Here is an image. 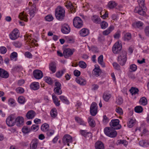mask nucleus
Listing matches in <instances>:
<instances>
[{"label": "nucleus", "mask_w": 149, "mask_h": 149, "mask_svg": "<svg viewBox=\"0 0 149 149\" xmlns=\"http://www.w3.org/2000/svg\"><path fill=\"white\" fill-rule=\"evenodd\" d=\"M127 52L125 51H123L120 54L118 57V62L121 65H124L127 61Z\"/></svg>", "instance_id": "3"}, {"label": "nucleus", "mask_w": 149, "mask_h": 149, "mask_svg": "<svg viewBox=\"0 0 149 149\" xmlns=\"http://www.w3.org/2000/svg\"><path fill=\"white\" fill-rule=\"evenodd\" d=\"M116 112L120 115H122L123 114V111L121 108L118 107L116 109Z\"/></svg>", "instance_id": "61"}, {"label": "nucleus", "mask_w": 149, "mask_h": 149, "mask_svg": "<svg viewBox=\"0 0 149 149\" xmlns=\"http://www.w3.org/2000/svg\"><path fill=\"white\" fill-rule=\"evenodd\" d=\"M97 104L95 102H93L90 106V113L93 116H95L97 113Z\"/></svg>", "instance_id": "8"}, {"label": "nucleus", "mask_w": 149, "mask_h": 149, "mask_svg": "<svg viewBox=\"0 0 149 149\" xmlns=\"http://www.w3.org/2000/svg\"><path fill=\"white\" fill-rule=\"evenodd\" d=\"M36 115V113L33 110H30L28 111L26 114V117L28 119L33 118Z\"/></svg>", "instance_id": "15"}, {"label": "nucleus", "mask_w": 149, "mask_h": 149, "mask_svg": "<svg viewBox=\"0 0 149 149\" xmlns=\"http://www.w3.org/2000/svg\"><path fill=\"white\" fill-rule=\"evenodd\" d=\"M88 122L90 126L92 127H94L95 125V123L93 118L91 116H89L88 119Z\"/></svg>", "instance_id": "30"}, {"label": "nucleus", "mask_w": 149, "mask_h": 149, "mask_svg": "<svg viewBox=\"0 0 149 149\" xmlns=\"http://www.w3.org/2000/svg\"><path fill=\"white\" fill-rule=\"evenodd\" d=\"M61 84L59 82H56L55 83V88L54 89V93L58 95L62 93V91L61 89Z\"/></svg>", "instance_id": "12"}, {"label": "nucleus", "mask_w": 149, "mask_h": 149, "mask_svg": "<svg viewBox=\"0 0 149 149\" xmlns=\"http://www.w3.org/2000/svg\"><path fill=\"white\" fill-rule=\"evenodd\" d=\"M49 126L47 123H44L42 125L41 127V129L42 131L44 132H47L49 130Z\"/></svg>", "instance_id": "33"}, {"label": "nucleus", "mask_w": 149, "mask_h": 149, "mask_svg": "<svg viewBox=\"0 0 149 149\" xmlns=\"http://www.w3.org/2000/svg\"><path fill=\"white\" fill-rule=\"evenodd\" d=\"M45 80L46 82L49 84L51 85L53 83V81L50 77H45Z\"/></svg>", "instance_id": "45"}, {"label": "nucleus", "mask_w": 149, "mask_h": 149, "mask_svg": "<svg viewBox=\"0 0 149 149\" xmlns=\"http://www.w3.org/2000/svg\"><path fill=\"white\" fill-rule=\"evenodd\" d=\"M73 24L74 27L77 29H80L83 26V21L79 17H75L73 20Z\"/></svg>", "instance_id": "4"}, {"label": "nucleus", "mask_w": 149, "mask_h": 149, "mask_svg": "<svg viewBox=\"0 0 149 149\" xmlns=\"http://www.w3.org/2000/svg\"><path fill=\"white\" fill-rule=\"evenodd\" d=\"M74 52V50H72L70 49H66L64 51L63 54L65 58H68L71 56L73 54Z\"/></svg>", "instance_id": "16"}, {"label": "nucleus", "mask_w": 149, "mask_h": 149, "mask_svg": "<svg viewBox=\"0 0 149 149\" xmlns=\"http://www.w3.org/2000/svg\"><path fill=\"white\" fill-rule=\"evenodd\" d=\"M114 29V27L113 26H110L107 30L103 32V35L106 36L109 34Z\"/></svg>", "instance_id": "29"}, {"label": "nucleus", "mask_w": 149, "mask_h": 149, "mask_svg": "<svg viewBox=\"0 0 149 149\" xmlns=\"http://www.w3.org/2000/svg\"><path fill=\"white\" fill-rule=\"evenodd\" d=\"M28 15L26 14L25 13H24V11H23L19 13L18 17L21 20H23L25 22H27L28 20L27 16Z\"/></svg>", "instance_id": "21"}, {"label": "nucleus", "mask_w": 149, "mask_h": 149, "mask_svg": "<svg viewBox=\"0 0 149 149\" xmlns=\"http://www.w3.org/2000/svg\"><path fill=\"white\" fill-rule=\"evenodd\" d=\"M34 77L37 79H40L43 77L42 72L40 70H34L33 72Z\"/></svg>", "instance_id": "13"}, {"label": "nucleus", "mask_w": 149, "mask_h": 149, "mask_svg": "<svg viewBox=\"0 0 149 149\" xmlns=\"http://www.w3.org/2000/svg\"><path fill=\"white\" fill-rule=\"evenodd\" d=\"M146 8L145 6H139L135 8L134 12L140 15L143 16L146 14Z\"/></svg>", "instance_id": "6"}, {"label": "nucleus", "mask_w": 149, "mask_h": 149, "mask_svg": "<svg viewBox=\"0 0 149 149\" xmlns=\"http://www.w3.org/2000/svg\"><path fill=\"white\" fill-rule=\"evenodd\" d=\"M119 120L117 119H113L110 123L111 127L114 129L118 130L120 129L121 125L119 124Z\"/></svg>", "instance_id": "7"}, {"label": "nucleus", "mask_w": 149, "mask_h": 149, "mask_svg": "<svg viewBox=\"0 0 149 149\" xmlns=\"http://www.w3.org/2000/svg\"><path fill=\"white\" fill-rule=\"evenodd\" d=\"M117 5L115 1H111L109 2L108 5L110 9H113Z\"/></svg>", "instance_id": "42"}, {"label": "nucleus", "mask_w": 149, "mask_h": 149, "mask_svg": "<svg viewBox=\"0 0 149 149\" xmlns=\"http://www.w3.org/2000/svg\"><path fill=\"white\" fill-rule=\"evenodd\" d=\"M65 72L66 69L65 68H63L61 70L57 71L56 74V76L57 78H60Z\"/></svg>", "instance_id": "32"}, {"label": "nucleus", "mask_w": 149, "mask_h": 149, "mask_svg": "<svg viewBox=\"0 0 149 149\" xmlns=\"http://www.w3.org/2000/svg\"><path fill=\"white\" fill-rule=\"evenodd\" d=\"M75 119L76 122L79 123L80 125L86 126V123L84 122L81 118L78 117L76 116L75 117Z\"/></svg>", "instance_id": "34"}, {"label": "nucleus", "mask_w": 149, "mask_h": 149, "mask_svg": "<svg viewBox=\"0 0 149 149\" xmlns=\"http://www.w3.org/2000/svg\"><path fill=\"white\" fill-rule=\"evenodd\" d=\"M104 132L106 135L111 138L115 137L117 135L115 129L111 127H105L104 129Z\"/></svg>", "instance_id": "2"}, {"label": "nucleus", "mask_w": 149, "mask_h": 149, "mask_svg": "<svg viewBox=\"0 0 149 149\" xmlns=\"http://www.w3.org/2000/svg\"><path fill=\"white\" fill-rule=\"evenodd\" d=\"M17 54L15 52L12 53L10 55V58L11 60H14L15 61L17 60Z\"/></svg>", "instance_id": "41"}, {"label": "nucleus", "mask_w": 149, "mask_h": 149, "mask_svg": "<svg viewBox=\"0 0 149 149\" xmlns=\"http://www.w3.org/2000/svg\"><path fill=\"white\" fill-rule=\"evenodd\" d=\"M38 143V140L37 139L33 140L30 144V149H36Z\"/></svg>", "instance_id": "23"}, {"label": "nucleus", "mask_w": 149, "mask_h": 149, "mask_svg": "<svg viewBox=\"0 0 149 149\" xmlns=\"http://www.w3.org/2000/svg\"><path fill=\"white\" fill-rule=\"evenodd\" d=\"M31 128L32 130L36 131L39 129V127L37 125H33L31 127Z\"/></svg>", "instance_id": "56"}, {"label": "nucleus", "mask_w": 149, "mask_h": 149, "mask_svg": "<svg viewBox=\"0 0 149 149\" xmlns=\"http://www.w3.org/2000/svg\"><path fill=\"white\" fill-rule=\"evenodd\" d=\"M16 91L17 93H22L24 92V89L20 87L17 88L16 89Z\"/></svg>", "instance_id": "54"}, {"label": "nucleus", "mask_w": 149, "mask_h": 149, "mask_svg": "<svg viewBox=\"0 0 149 149\" xmlns=\"http://www.w3.org/2000/svg\"><path fill=\"white\" fill-rule=\"evenodd\" d=\"M7 49L4 46H2L0 47V53L2 54H4L6 53Z\"/></svg>", "instance_id": "57"}, {"label": "nucleus", "mask_w": 149, "mask_h": 149, "mask_svg": "<svg viewBox=\"0 0 149 149\" xmlns=\"http://www.w3.org/2000/svg\"><path fill=\"white\" fill-rule=\"evenodd\" d=\"M18 102L21 104H23L25 102V98L23 96H20L19 97L18 99Z\"/></svg>", "instance_id": "50"}, {"label": "nucleus", "mask_w": 149, "mask_h": 149, "mask_svg": "<svg viewBox=\"0 0 149 149\" xmlns=\"http://www.w3.org/2000/svg\"><path fill=\"white\" fill-rule=\"evenodd\" d=\"M113 65L114 68L117 70H120V65L116 63H113Z\"/></svg>", "instance_id": "64"}, {"label": "nucleus", "mask_w": 149, "mask_h": 149, "mask_svg": "<svg viewBox=\"0 0 149 149\" xmlns=\"http://www.w3.org/2000/svg\"><path fill=\"white\" fill-rule=\"evenodd\" d=\"M134 111L135 112L137 113H140L142 112L143 109L141 106H137L134 108Z\"/></svg>", "instance_id": "44"}, {"label": "nucleus", "mask_w": 149, "mask_h": 149, "mask_svg": "<svg viewBox=\"0 0 149 149\" xmlns=\"http://www.w3.org/2000/svg\"><path fill=\"white\" fill-rule=\"evenodd\" d=\"M76 81L81 85H84L86 84V81L84 78L81 77L77 78L76 79Z\"/></svg>", "instance_id": "24"}, {"label": "nucleus", "mask_w": 149, "mask_h": 149, "mask_svg": "<svg viewBox=\"0 0 149 149\" xmlns=\"http://www.w3.org/2000/svg\"><path fill=\"white\" fill-rule=\"evenodd\" d=\"M49 68L53 73H54L56 70V63L54 62H51L49 65Z\"/></svg>", "instance_id": "17"}, {"label": "nucleus", "mask_w": 149, "mask_h": 149, "mask_svg": "<svg viewBox=\"0 0 149 149\" xmlns=\"http://www.w3.org/2000/svg\"><path fill=\"white\" fill-rule=\"evenodd\" d=\"M96 149H104V144L101 141L96 142L95 145Z\"/></svg>", "instance_id": "26"}, {"label": "nucleus", "mask_w": 149, "mask_h": 149, "mask_svg": "<svg viewBox=\"0 0 149 149\" xmlns=\"http://www.w3.org/2000/svg\"><path fill=\"white\" fill-rule=\"evenodd\" d=\"M45 19L46 21L50 22L53 20V18L52 15H49L46 16Z\"/></svg>", "instance_id": "58"}, {"label": "nucleus", "mask_w": 149, "mask_h": 149, "mask_svg": "<svg viewBox=\"0 0 149 149\" xmlns=\"http://www.w3.org/2000/svg\"><path fill=\"white\" fill-rule=\"evenodd\" d=\"M47 134L48 136H50L54 134V131L53 130H50L47 132Z\"/></svg>", "instance_id": "59"}, {"label": "nucleus", "mask_w": 149, "mask_h": 149, "mask_svg": "<svg viewBox=\"0 0 149 149\" xmlns=\"http://www.w3.org/2000/svg\"><path fill=\"white\" fill-rule=\"evenodd\" d=\"M15 123L17 126H20L23 124L24 119L22 117L19 116L15 118Z\"/></svg>", "instance_id": "18"}, {"label": "nucleus", "mask_w": 149, "mask_h": 149, "mask_svg": "<svg viewBox=\"0 0 149 149\" xmlns=\"http://www.w3.org/2000/svg\"><path fill=\"white\" fill-rule=\"evenodd\" d=\"M123 101L122 97H119L116 100V103L117 104L120 105L122 104Z\"/></svg>", "instance_id": "53"}, {"label": "nucleus", "mask_w": 149, "mask_h": 149, "mask_svg": "<svg viewBox=\"0 0 149 149\" xmlns=\"http://www.w3.org/2000/svg\"><path fill=\"white\" fill-rule=\"evenodd\" d=\"M59 98L61 101L64 103L67 104H69V102L67 97L63 95H61L59 96Z\"/></svg>", "instance_id": "35"}, {"label": "nucleus", "mask_w": 149, "mask_h": 149, "mask_svg": "<svg viewBox=\"0 0 149 149\" xmlns=\"http://www.w3.org/2000/svg\"><path fill=\"white\" fill-rule=\"evenodd\" d=\"M92 20L94 23H99L100 21V19L98 17L97 15H94L92 17Z\"/></svg>", "instance_id": "37"}, {"label": "nucleus", "mask_w": 149, "mask_h": 149, "mask_svg": "<svg viewBox=\"0 0 149 149\" xmlns=\"http://www.w3.org/2000/svg\"><path fill=\"white\" fill-rule=\"evenodd\" d=\"M50 115L53 118H55L57 116V110L56 108H53L51 110Z\"/></svg>", "instance_id": "40"}, {"label": "nucleus", "mask_w": 149, "mask_h": 149, "mask_svg": "<svg viewBox=\"0 0 149 149\" xmlns=\"http://www.w3.org/2000/svg\"><path fill=\"white\" fill-rule=\"evenodd\" d=\"M139 91V90L138 88L134 87H132L130 90V92L132 96L138 95Z\"/></svg>", "instance_id": "25"}, {"label": "nucleus", "mask_w": 149, "mask_h": 149, "mask_svg": "<svg viewBox=\"0 0 149 149\" xmlns=\"http://www.w3.org/2000/svg\"><path fill=\"white\" fill-rule=\"evenodd\" d=\"M135 120L133 119H130L127 123V126L129 128L132 127L135 123Z\"/></svg>", "instance_id": "39"}, {"label": "nucleus", "mask_w": 149, "mask_h": 149, "mask_svg": "<svg viewBox=\"0 0 149 149\" xmlns=\"http://www.w3.org/2000/svg\"><path fill=\"white\" fill-rule=\"evenodd\" d=\"M95 68L93 70V73L96 77H98L101 74V71L98 65H95Z\"/></svg>", "instance_id": "19"}, {"label": "nucleus", "mask_w": 149, "mask_h": 149, "mask_svg": "<svg viewBox=\"0 0 149 149\" xmlns=\"http://www.w3.org/2000/svg\"><path fill=\"white\" fill-rule=\"evenodd\" d=\"M111 94L108 93H104L103 95V98L106 102H107L111 97Z\"/></svg>", "instance_id": "31"}, {"label": "nucleus", "mask_w": 149, "mask_h": 149, "mask_svg": "<svg viewBox=\"0 0 149 149\" xmlns=\"http://www.w3.org/2000/svg\"><path fill=\"white\" fill-rule=\"evenodd\" d=\"M117 141L118 144H123L125 146H126L128 144V142L125 140H119Z\"/></svg>", "instance_id": "47"}, {"label": "nucleus", "mask_w": 149, "mask_h": 149, "mask_svg": "<svg viewBox=\"0 0 149 149\" xmlns=\"http://www.w3.org/2000/svg\"><path fill=\"white\" fill-rule=\"evenodd\" d=\"M24 38L26 40H28L27 41H29V42H31V43H33L34 45H35V42H36V40H31V36L29 35H28L27 34H26L24 36Z\"/></svg>", "instance_id": "36"}, {"label": "nucleus", "mask_w": 149, "mask_h": 149, "mask_svg": "<svg viewBox=\"0 0 149 149\" xmlns=\"http://www.w3.org/2000/svg\"><path fill=\"white\" fill-rule=\"evenodd\" d=\"M89 33V30L86 28H83L79 31L80 35L83 37L87 36Z\"/></svg>", "instance_id": "20"}, {"label": "nucleus", "mask_w": 149, "mask_h": 149, "mask_svg": "<svg viewBox=\"0 0 149 149\" xmlns=\"http://www.w3.org/2000/svg\"><path fill=\"white\" fill-rule=\"evenodd\" d=\"M24 54L25 56L27 58H30L32 57V54L29 52H25Z\"/></svg>", "instance_id": "63"}, {"label": "nucleus", "mask_w": 149, "mask_h": 149, "mask_svg": "<svg viewBox=\"0 0 149 149\" xmlns=\"http://www.w3.org/2000/svg\"><path fill=\"white\" fill-rule=\"evenodd\" d=\"M78 65L80 68H86L87 66L86 63L82 61H79Z\"/></svg>", "instance_id": "48"}, {"label": "nucleus", "mask_w": 149, "mask_h": 149, "mask_svg": "<svg viewBox=\"0 0 149 149\" xmlns=\"http://www.w3.org/2000/svg\"><path fill=\"white\" fill-rule=\"evenodd\" d=\"M144 32L146 35L149 37V26H146L145 28Z\"/></svg>", "instance_id": "60"}, {"label": "nucleus", "mask_w": 149, "mask_h": 149, "mask_svg": "<svg viewBox=\"0 0 149 149\" xmlns=\"http://www.w3.org/2000/svg\"><path fill=\"white\" fill-rule=\"evenodd\" d=\"M139 102L141 104L145 106L147 103V100L145 97H143L140 99Z\"/></svg>", "instance_id": "43"}, {"label": "nucleus", "mask_w": 149, "mask_h": 149, "mask_svg": "<svg viewBox=\"0 0 149 149\" xmlns=\"http://www.w3.org/2000/svg\"><path fill=\"white\" fill-rule=\"evenodd\" d=\"M55 16L58 20L62 21L65 17V11L63 8L61 6H58L55 9Z\"/></svg>", "instance_id": "1"}, {"label": "nucleus", "mask_w": 149, "mask_h": 149, "mask_svg": "<svg viewBox=\"0 0 149 149\" xmlns=\"http://www.w3.org/2000/svg\"><path fill=\"white\" fill-rule=\"evenodd\" d=\"M1 77L5 79L8 78L9 76L8 72L3 69L1 73Z\"/></svg>", "instance_id": "38"}, {"label": "nucleus", "mask_w": 149, "mask_h": 149, "mask_svg": "<svg viewBox=\"0 0 149 149\" xmlns=\"http://www.w3.org/2000/svg\"><path fill=\"white\" fill-rule=\"evenodd\" d=\"M131 38V34L130 33L125 34L124 36V39L125 41H128L130 40Z\"/></svg>", "instance_id": "46"}, {"label": "nucleus", "mask_w": 149, "mask_h": 149, "mask_svg": "<svg viewBox=\"0 0 149 149\" xmlns=\"http://www.w3.org/2000/svg\"><path fill=\"white\" fill-rule=\"evenodd\" d=\"M22 131L23 133L24 134H26L30 132V129L26 127H24L22 128Z\"/></svg>", "instance_id": "55"}, {"label": "nucleus", "mask_w": 149, "mask_h": 149, "mask_svg": "<svg viewBox=\"0 0 149 149\" xmlns=\"http://www.w3.org/2000/svg\"><path fill=\"white\" fill-rule=\"evenodd\" d=\"M70 28L68 24H65L62 25L61 31L63 33H68L70 32Z\"/></svg>", "instance_id": "14"}, {"label": "nucleus", "mask_w": 149, "mask_h": 149, "mask_svg": "<svg viewBox=\"0 0 149 149\" xmlns=\"http://www.w3.org/2000/svg\"><path fill=\"white\" fill-rule=\"evenodd\" d=\"M122 49V46L118 42H116L112 48V51L114 54H117Z\"/></svg>", "instance_id": "10"}, {"label": "nucleus", "mask_w": 149, "mask_h": 149, "mask_svg": "<svg viewBox=\"0 0 149 149\" xmlns=\"http://www.w3.org/2000/svg\"><path fill=\"white\" fill-rule=\"evenodd\" d=\"M100 26L102 29H104L107 27L108 24L106 22L103 21L101 23Z\"/></svg>", "instance_id": "49"}, {"label": "nucleus", "mask_w": 149, "mask_h": 149, "mask_svg": "<svg viewBox=\"0 0 149 149\" xmlns=\"http://www.w3.org/2000/svg\"><path fill=\"white\" fill-rule=\"evenodd\" d=\"M143 24L141 21L137 22L136 23H134L132 24V26L135 27H137L138 28L142 29H143Z\"/></svg>", "instance_id": "28"}, {"label": "nucleus", "mask_w": 149, "mask_h": 149, "mask_svg": "<svg viewBox=\"0 0 149 149\" xmlns=\"http://www.w3.org/2000/svg\"><path fill=\"white\" fill-rule=\"evenodd\" d=\"M62 141L64 145L69 146V143L72 142V138L69 135L65 134L63 138Z\"/></svg>", "instance_id": "9"}, {"label": "nucleus", "mask_w": 149, "mask_h": 149, "mask_svg": "<svg viewBox=\"0 0 149 149\" xmlns=\"http://www.w3.org/2000/svg\"><path fill=\"white\" fill-rule=\"evenodd\" d=\"M15 117L13 114L9 116L6 118V123L9 127H12L14 126L15 123Z\"/></svg>", "instance_id": "5"}, {"label": "nucleus", "mask_w": 149, "mask_h": 149, "mask_svg": "<svg viewBox=\"0 0 149 149\" xmlns=\"http://www.w3.org/2000/svg\"><path fill=\"white\" fill-rule=\"evenodd\" d=\"M10 38L12 40H15L19 37V30L17 29H14L9 35Z\"/></svg>", "instance_id": "11"}, {"label": "nucleus", "mask_w": 149, "mask_h": 149, "mask_svg": "<svg viewBox=\"0 0 149 149\" xmlns=\"http://www.w3.org/2000/svg\"><path fill=\"white\" fill-rule=\"evenodd\" d=\"M36 11V8L34 7V6H32L31 9L29 10V14L31 19L35 15V14Z\"/></svg>", "instance_id": "27"}, {"label": "nucleus", "mask_w": 149, "mask_h": 149, "mask_svg": "<svg viewBox=\"0 0 149 149\" xmlns=\"http://www.w3.org/2000/svg\"><path fill=\"white\" fill-rule=\"evenodd\" d=\"M30 88L32 90H36L40 88L39 84L37 82H34L32 83L30 85Z\"/></svg>", "instance_id": "22"}, {"label": "nucleus", "mask_w": 149, "mask_h": 149, "mask_svg": "<svg viewBox=\"0 0 149 149\" xmlns=\"http://www.w3.org/2000/svg\"><path fill=\"white\" fill-rule=\"evenodd\" d=\"M13 45L15 47L19 48L22 46V43L19 41H17L14 42Z\"/></svg>", "instance_id": "52"}, {"label": "nucleus", "mask_w": 149, "mask_h": 149, "mask_svg": "<svg viewBox=\"0 0 149 149\" xmlns=\"http://www.w3.org/2000/svg\"><path fill=\"white\" fill-rule=\"evenodd\" d=\"M130 72H134L137 69L136 66L134 64H132L130 66Z\"/></svg>", "instance_id": "51"}, {"label": "nucleus", "mask_w": 149, "mask_h": 149, "mask_svg": "<svg viewBox=\"0 0 149 149\" xmlns=\"http://www.w3.org/2000/svg\"><path fill=\"white\" fill-rule=\"evenodd\" d=\"M80 133L85 137H86L87 134L89 133V132H87L86 130H81Z\"/></svg>", "instance_id": "62"}]
</instances>
